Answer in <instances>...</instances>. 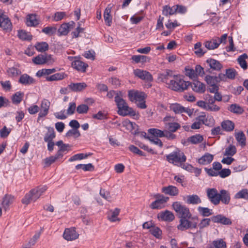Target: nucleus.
<instances>
[{
	"mask_svg": "<svg viewBox=\"0 0 248 248\" xmlns=\"http://www.w3.org/2000/svg\"><path fill=\"white\" fill-rule=\"evenodd\" d=\"M115 102L118 108V113L123 116L130 115L135 116L136 115V111L132 108L128 106L127 103L118 93L115 96Z\"/></svg>",
	"mask_w": 248,
	"mask_h": 248,
	"instance_id": "1",
	"label": "nucleus"
},
{
	"mask_svg": "<svg viewBox=\"0 0 248 248\" xmlns=\"http://www.w3.org/2000/svg\"><path fill=\"white\" fill-rule=\"evenodd\" d=\"M190 82L185 81L181 77L174 75L172 79H170L169 88L171 90L179 92H182L188 89Z\"/></svg>",
	"mask_w": 248,
	"mask_h": 248,
	"instance_id": "2",
	"label": "nucleus"
},
{
	"mask_svg": "<svg viewBox=\"0 0 248 248\" xmlns=\"http://www.w3.org/2000/svg\"><path fill=\"white\" fill-rule=\"evenodd\" d=\"M197 217H186L179 220V224L177 225L178 230L184 231L188 229H196L197 228Z\"/></svg>",
	"mask_w": 248,
	"mask_h": 248,
	"instance_id": "3",
	"label": "nucleus"
},
{
	"mask_svg": "<svg viewBox=\"0 0 248 248\" xmlns=\"http://www.w3.org/2000/svg\"><path fill=\"white\" fill-rule=\"evenodd\" d=\"M186 159V157L184 153L177 149L170 154L166 155V160L170 163L175 165H179L184 163Z\"/></svg>",
	"mask_w": 248,
	"mask_h": 248,
	"instance_id": "4",
	"label": "nucleus"
},
{
	"mask_svg": "<svg viewBox=\"0 0 248 248\" xmlns=\"http://www.w3.org/2000/svg\"><path fill=\"white\" fill-rule=\"evenodd\" d=\"M172 206L174 210L177 214L180 219L186 217H191V214L189 209L186 205H183L179 202H175L172 203Z\"/></svg>",
	"mask_w": 248,
	"mask_h": 248,
	"instance_id": "5",
	"label": "nucleus"
},
{
	"mask_svg": "<svg viewBox=\"0 0 248 248\" xmlns=\"http://www.w3.org/2000/svg\"><path fill=\"white\" fill-rule=\"evenodd\" d=\"M156 199L150 205V207L152 209H161L165 207V203L169 201V198L165 197L163 195L157 194L154 196Z\"/></svg>",
	"mask_w": 248,
	"mask_h": 248,
	"instance_id": "6",
	"label": "nucleus"
},
{
	"mask_svg": "<svg viewBox=\"0 0 248 248\" xmlns=\"http://www.w3.org/2000/svg\"><path fill=\"white\" fill-rule=\"evenodd\" d=\"M207 196L209 201L214 205L219 204V192L215 188L206 189Z\"/></svg>",
	"mask_w": 248,
	"mask_h": 248,
	"instance_id": "7",
	"label": "nucleus"
},
{
	"mask_svg": "<svg viewBox=\"0 0 248 248\" xmlns=\"http://www.w3.org/2000/svg\"><path fill=\"white\" fill-rule=\"evenodd\" d=\"M170 108L175 114H182L183 113H186L190 116L193 113V111L191 109L187 108H185L178 103L170 104Z\"/></svg>",
	"mask_w": 248,
	"mask_h": 248,
	"instance_id": "8",
	"label": "nucleus"
},
{
	"mask_svg": "<svg viewBox=\"0 0 248 248\" xmlns=\"http://www.w3.org/2000/svg\"><path fill=\"white\" fill-rule=\"evenodd\" d=\"M128 96L131 102L137 103L145 99V94L143 92L130 90L128 91Z\"/></svg>",
	"mask_w": 248,
	"mask_h": 248,
	"instance_id": "9",
	"label": "nucleus"
},
{
	"mask_svg": "<svg viewBox=\"0 0 248 248\" xmlns=\"http://www.w3.org/2000/svg\"><path fill=\"white\" fill-rule=\"evenodd\" d=\"M134 74L135 76L147 82H151L153 80L152 75L147 71L136 69L134 70Z\"/></svg>",
	"mask_w": 248,
	"mask_h": 248,
	"instance_id": "10",
	"label": "nucleus"
},
{
	"mask_svg": "<svg viewBox=\"0 0 248 248\" xmlns=\"http://www.w3.org/2000/svg\"><path fill=\"white\" fill-rule=\"evenodd\" d=\"M79 234L76 232L75 228H67L65 230L63 238L67 241H73L78 237Z\"/></svg>",
	"mask_w": 248,
	"mask_h": 248,
	"instance_id": "11",
	"label": "nucleus"
},
{
	"mask_svg": "<svg viewBox=\"0 0 248 248\" xmlns=\"http://www.w3.org/2000/svg\"><path fill=\"white\" fill-rule=\"evenodd\" d=\"M173 76L172 71L166 69L162 73L158 74L157 79L159 81L165 83L169 85L168 80L173 78Z\"/></svg>",
	"mask_w": 248,
	"mask_h": 248,
	"instance_id": "12",
	"label": "nucleus"
},
{
	"mask_svg": "<svg viewBox=\"0 0 248 248\" xmlns=\"http://www.w3.org/2000/svg\"><path fill=\"white\" fill-rule=\"evenodd\" d=\"M50 102L46 99H43L41 104V111L38 114V120L40 118L45 117L48 113V110L50 107Z\"/></svg>",
	"mask_w": 248,
	"mask_h": 248,
	"instance_id": "13",
	"label": "nucleus"
},
{
	"mask_svg": "<svg viewBox=\"0 0 248 248\" xmlns=\"http://www.w3.org/2000/svg\"><path fill=\"white\" fill-rule=\"evenodd\" d=\"M161 192L166 195L171 196H176L179 194V189L175 186L169 185L167 186L162 187Z\"/></svg>",
	"mask_w": 248,
	"mask_h": 248,
	"instance_id": "14",
	"label": "nucleus"
},
{
	"mask_svg": "<svg viewBox=\"0 0 248 248\" xmlns=\"http://www.w3.org/2000/svg\"><path fill=\"white\" fill-rule=\"evenodd\" d=\"M231 200L230 192L226 190L222 189L219 191V204L221 202L223 204H228Z\"/></svg>",
	"mask_w": 248,
	"mask_h": 248,
	"instance_id": "15",
	"label": "nucleus"
},
{
	"mask_svg": "<svg viewBox=\"0 0 248 248\" xmlns=\"http://www.w3.org/2000/svg\"><path fill=\"white\" fill-rule=\"evenodd\" d=\"M68 87L72 92H80L84 90L87 85L85 82L71 83Z\"/></svg>",
	"mask_w": 248,
	"mask_h": 248,
	"instance_id": "16",
	"label": "nucleus"
},
{
	"mask_svg": "<svg viewBox=\"0 0 248 248\" xmlns=\"http://www.w3.org/2000/svg\"><path fill=\"white\" fill-rule=\"evenodd\" d=\"M12 23L8 17L3 13L0 19V27L4 30L11 31L12 30Z\"/></svg>",
	"mask_w": 248,
	"mask_h": 248,
	"instance_id": "17",
	"label": "nucleus"
},
{
	"mask_svg": "<svg viewBox=\"0 0 248 248\" xmlns=\"http://www.w3.org/2000/svg\"><path fill=\"white\" fill-rule=\"evenodd\" d=\"M72 67L79 72L84 73L86 71L88 65L78 60H75L72 63Z\"/></svg>",
	"mask_w": 248,
	"mask_h": 248,
	"instance_id": "18",
	"label": "nucleus"
},
{
	"mask_svg": "<svg viewBox=\"0 0 248 248\" xmlns=\"http://www.w3.org/2000/svg\"><path fill=\"white\" fill-rule=\"evenodd\" d=\"M190 86L194 92L203 93L205 91V85L198 80H195L192 83L190 82Z\"/></svg>",
	"mask_w": 248,
	"mask_h": 248,
	"instance_id": "19",
	"label": "nucleus"
},
{
	"mask_svg": "<svg viewBox=\"0 0 248 248\" xmlns=\"http://www.w3.org/2000/svg\"><path fill=\"white\" fill-rule=\"evenodd\" d=\"M158 217L162 220L171 221L174 220L175 217L171 212L166 210L164 212H160L158 214Z\"/></svg>",
	"mask_w": 248,
	"mask_h": 248,
	"instance_id": "20",
	"label": "nucleus"
},
{
	"mask_svg": "<svg viewBox=\"0 0 248 248\" xmlns=\"http://www.w3.org/2000/svg\"><path fill=\"white\" fill-rule=\"evenodd\" d=\"M112 6L108 4L105 10L104 13V18L107 25L110 26L112 23V17L110 15Z\"/></svg>",
	"mask_w": 248,
	"mask_h": 248,
	"instance_id": "21",
	"label": "nucleus"
},
{
	"mask_svg": "<svg viewBox=\"0 0 248 248\" xmlns=\"http://www.w3.org/2000/svg\"><path fill=\"white\" fill-rule=\"evenodd\" d=\"M47 189L46 186H40L31 190L34 194V201H36Z\"/></svg>",
	"mask_w": 248,
	"mask_h": 248,
	"instance_id": "22",
	"label": "nucleus"
},
{
	"mask_svg": "<svg viewBox=\"0 0 248 248\" xmlns=\"http://www.w3.org/2000/svg\"><path fill=\"white\" fill-rule=\"evenodd\" d=\"M15 198L11 195L6 194L3 198L2 205L3 209L6 211L10 204L13 203L14 201Z\"/></svg>",
	"mask_w": 248,
	"mask_h": 248,
	"instance_id": "23",
	"label": "nucleus"
},
{
	"mask_svg": "<svg viewBox=\"0 0 248 248\" xmlns=\"http://www.w3.org/2000/svg\"><path fill=\"white\" fill-rule=\"evenodd\" d=\"M120 210L119 208H115L114 210H109L107 213L108 218L111 222L119 221L120 219L117 217L120 213Z\"/></svg>",
	"mask_w": 248,
	"mask_h": 248,
	"instance_id": "24",
	"label": "nucleus"
},
{
	"mask_svg": "<svg viewBox=\"0 0 248 248\" xmlns=\"http://www.w3.org/2000/svg\"><path fill=\"white\" fill-rule=\"evenodd\" d=\"M35 82V79L27 74L21 75L19 79V83L25 85L33 84Z\"/></svg>",
	"mask_w": 248,
	"mask_h": 248,
	"instance_id": "25",
	"label": "nucleus"
},
{
	"mask_svg": "<svg viewBox=\"0 0 248 248\" xmlns=\"http://www.w3.org/2000/svg\"><path fill=\"white\" fill-rule=\"evenodd\" d=\"M186 202L189 204H198L202 202V200L197 195H189L186 196Z\"/></svg>",
	"mask_w": 248,
	"mask_h": 248,
	"instance_id": "26",
	"label": "nucleus"
},
{
	"mask_svg": "<svg viewBox=\"0 0 248 248\" xmlns=\"http://www.w3.org/2000/svg\"><path fill=\"white\" fill-rule=\"evenodd\" d=\"M46 128L47 129V131L45 135L44 138V141L45 142L52 141L56 137L54 129L51 127H47Z\"/></svg>",
	"mask_w": 248,
	"mask_h": 248,
	"instance_id": "27",
	"label": "nucleus"
},
{
	"mask_svg": "<svg viewBox=\"0 0 248 248\" xmlns=\"http://www.w3.org/2000/svg\"><path fill=\"white\" fill-rule=\"evenodd\" d=\"M210 67L215 70L219 71L222 67V65L219 62L215 59H209L206 61Z\"/></svg>",
	"mask_w": 248,
	"mask_h": 248,
	"instance_id": "28",
	"label": "nucleus"
},
{
	"mask_svg": "<svg viewBox=\"0 0 248 248\" xmlns=\"http://www.w3.org/2000/svg\"><path fill=\"white\" fill-rule=\"evenodd\" d=\"M26 24L28 26L35 27L39 24V21L36 18V15L31 14L29 15L27 17Z\"/></svg>",
	"mask_w": 248,
	"mask_h": 248,
	"instance_id": "29",
	"label": "nucleus"
},
{
	"mask_svg": "<svg viewBox=\"0 0 248 248\" xmlns=\"http://www.w3.org/2000/svg\"><path fill=\"white\" fill-rule=\"evenodd\" d=\"M227 244L222 239H218L212 242V245L208 248H226Z\"/></svg>",
	"mask_w": 248,
	"mask_h": 248,
	"instance_id": "30",
	"label": "nucleus"
},
{
	"mask_svg": "<svg viewBox=\"0 0 248 248\" xmlns=\"http://www.w3.org/2000/svg\"><path fill=\"white\" fill-rule=\"evenodd\" d=\"M213 155L209 153H206L199 159L198 162L200 164L206 165L211 163L213 159Z\"/></svg>",
	"mask_w": 248,
	"mask_h": 248,
	"instance_id": "31",
	"label": "nucleus"
},
{
	"mask_svg": "<svg viewBox=\"0 0 248 248\" xmlns=\"http://www.w3.org/2000/svg\"><path fill=\"white\" fill-rule=\"evenodd\" d=\"M181 127L180 124L176 122H169L165 123V128L166 130L175 132Z\"/></svg>",
	"mask_w": 248,
	"mask_h": 248,
	"instance_id": "32",
	"label": "nucleus"
},
{
	"mask_svg": "<svg viewBox=\"0 0 248 248\" xmlns=\"http://www.w3.org/2000/svg\"><path fill=\"white\" fill-rule=\"evenodd\" d=\"M217 42V38H213L210 41H206L205 43V46L208 49H214L217 48L219 45Z\"/></svg>",
	"mask_w": 248,
	"mask_h": 248,
	"instance_id": "33",
	"label": "nucleus"
},
{
	"mask_svg": "<svg viewBox=\"0 0 248 248\" xmlns=\"http://www.w3.org/2000/svg\"><path fill=\"white\" fill-rule=\"evenodd\" d=\"M248 58V56L247 54L244 53L240 55L237 59V62L239 64L240 66L244 70H246L248 68L247 62L246 60Z\"/></svg>",
	"mask_w": 248,
	"mask_h": 248,
	"instance_id": "34",
	"label": "nucleus"
},
{
	"mask_svg": "<svg viewBox=\"0 0 248 248\" xmlns=\"http://www.w3.org/2000/svg\"><path fill=\"white\" fill-rule=\"evenodd\" d=\"M221 127L225 131H232L234 127V124L230 120L224 121L221 123Z\"/></svg>",
	"mask_w": 248,
	"mask_h": 248,
	"instance_id": "35",
	"label": "nucleus"
},
{
	"mask_svg": "<svg viewBox=\"0 0 248 248\" xmlns=\"http://www.w3.org/2000/svg\"><path fill=\"white\" fill-rule=\"evenodd\" d=\"M39 52H45L48 49V44L46 42H38L34 46Z\"/></svg>",
	"mask_w": 248,
	"mask_h": 248,
	"instance_id": "36",
	"label": "nucleus"
},
{
	"mask_svg": "<svg viewBox=\"0 0 248 248\" xmlns=\"http://www.w3.org/2000/svg\"><path fill=\"white\" fill-rule=\"evenodd\" d=\"M203 140V138L200 134L192 136L188 138L187 141L192 144H196L201 143Z\"/></svg>",
	"mask_w": 248,
	"mask_h": 248,
	"instance_id": "37",
	"label": "nucleus"
},
{
	"mask_svg": "<svg viewBox=\"0 0 248 248\" xmlns=\"http://www.w3.org/2000/svg\"><path fill=\"white\" fill-rule=\"evenodd\" d=\"M148 132L149 134L157 138L158 137L162 138L164 137L165 130L162 131L156 128H150L148 129Z\"/></svg>",
	"mask_w": 248,
	"mask_h": 248,
	"instance_id": "38",
	"label": "nucleus"
},
{
	"mask_svg": "<svg viewBox=\"0 0 248 248\" xmlns=\"http://www.w3.org/2000/svg\"><path fill=\"white\" fill-rule=\"evenodd\" d=\"M69 31V23L62 24L58 30L59 36L65 35Z\"/></svg>",
	"mask_w": 248,
	"mask_h": 248,
	"instance_id": "39",
	"label": "nucleus"
},
{
	"mask_svg": "<svg viewBox=\"0 0 248 248\" xmlns=\"http://www.w3.org/2000/svg\"><path fill=\"white\" fill-rule=\"evenodd\" d=\"M231 112L236 114H242L243 111V108L239 105L236 104H232L228 109Z\"/></svg>",
	"mask_w": 248,
	"mask_h": 248,
	"instance_id": "40",
	"label": "nucleus"
},
{
	"mask_svg": "<svg viewBox=\"0 0 248 248\" xmlns=\"http://www.w3.org/2000/svg\"><path fill=\"white\" fill-rule=\"evenodd\" d=\"M23 96V93L20 92H16L12 96L13 103L15 104H19L22 100Z\"/></svg>",
	"mask_w": 248,
	"mask_h": 248,
	"instance_id": "41",
	"label": "nucleus"
},
{
	"mask_svg": "<svg viewBox=\"0 0 248 248\" xmlns=\"http://www.w3.org/2000/svg\"><path fill=\"white\" fill-rule=\"evenodd\" d=\"M198 211L203 217H209L213 214L212 210L207 207L199 206Z\"/></svg>",
	"mask_w": 248,
	"mask_h": 248,
	"instance_id": "42",
	"label": "nucleus"
},
{
	"mask_svg": "<svg viewBox=\"0 0 248 248\" xmlns=\"http://www.w3.org/2000/svg\"><path fill=\"white\" fill-rule=\"evenodd\" d=\"M18 36L23 40L30 41L32 39V35L30 33L23 30L18 31Z\"/></svg>",
	"mask_w": 248,
	"mask_h": 248,
	"instance_id": "43",
	"label": "nucleus"
},
{
	"mask_svg": "<svg viewBox=\"0 0 248 248\" xmlns=\"http://www.w3.org/2000/svg\"><path fill=\"white\" fill-rule=\"evenodd\" d=\"M31 190L28 193H27L24 197L22 199V203L26 205L29 204L32 201H34V196Z\"/></svg>",
	"mask_w": 248,
	"mask_h": 248,
	"instance_id": "44",
	"label": "nucleus"
},
{
	"mask_svg": "<svg viewBox=\"0 0 248 248\" xmlns=\"http://www.w3.org/2000/svg\"><path fill=\"white\" fill-rule=\"evenodd\" d=\"M210 222L211 219L210 218H204L202 219L199 224L197 223V227L199 228L200 232L204 228L209 226L210 224Z\"/></svg>",
	"mask_w": 248,
	"mask_h": 248,
	"instance_id": "45",
	"label": "nucleus"
},
{
	"mask_svg": "<svg viewBox=\"0 0 248 248\" xmlns=\"http://www.w3.org/2000/svg\"><path fill=\"white\" fill-rule=\"evenodd\" d=\"M77 170L82 169L84 171H93L94 167L91 163L88 164H78L76 166Z\"/></svg>",
	"mask_w": 248,
	"mask_h": 248,
	"instance_id": "46",
	"label": "nucleus"
},
{
	"mask_svg": "<svg viewBox=\"0 0 248 248\" xmlns=\"http://www.w3.org/2000/svg\"><path fill=\"white\" fill-rule=\"evenodd\" d=\"M235 199H244L248 200V190L243 189L237 192L234 196Z\"/></svg>",
	"mask_w": 248,
	"mask_h": 248,
	"instance_id": "47",
	"label": "nucleus"
},
{
	"mask_svg": "<svg viewBox=\"0 0 248 248\" xmlns=\"http://www.w3.org/2000/svg\"><path fill=\"white\" fill-rule=\"evenodd\" d=\"M57 31V28L55 27L48 26L44 28L42 32L49 36L55 34Z\"/></svg>",
	"mask_w": 248,
	"mask_h": 248,
	"instance_id": "48",
	"label": "nucleus"
},
{
	"mask_svg": "<svg viewBox=\"0 0 248 248\" xmlns=\"http://www.w3.org/2000/svg\"><path fill=\"white\" fill-rule=\"evenodd\" d=\"M235 137L237 141L240 143L241 146L243 147L246 145V137L243 132L237 133Z\"/></svg>",
	"mask_w": 248,
	"mask_h": 248,
	"instance_id": "49",
	"label": "nucleus"
},
{
	"mask_svg": "<svg viewBox=\"0 0 248 248\" xmlns=\"http://www.w3.org/2000/svg\"><path fill=\"white\" fill-rule=\"evenodd\" d=\"M236 152V149L235 146L230 145L228 147L226 148L224 153V155L233 156Z\"/></svg>",
	"mask_w": 248,
	"mask_h": 248,
	"instance_id": "50",
	"label": "nucleus"
},
{
	"mask_svg": "<svg viewBox=\"0 0 248 248\" xmlns=\"http://www.w3.org/2000/svg\"><path fill=\"white\" fill-rule=\"evenodd\" d=\"M32 62L36 64L41 65L45 64L46 62L45 61L44 54H39L38 56L32 59Z\"/></svg>",
	"mask_w": 248,
	"mask_h": 248,
	"instance_id": "51",
	"label": "nucleus"
},
{
	"mask_svg": "<svg viewBox=\"0 0 248 248\" xmlns=\"http://www.w3.org/2000/svg\"><path fill=\"white\" fill-rule=\"evenodd\" d=\"M63 78V75L61 73H56L50 76H47L46 78L47 81H56L62 79Z\"/></svg>",
	"mask_w": 248,
	"mask_h": 248,
	"instance_id": "52",
	"label": "nucleus"
},
{
	"mask_svg": "<svg viewBox=\"0 0 248 248\" xmlns=\"http://www.w3.org/2000/svg\"><path fill=\"white\" fill-rule=\"evenodd\" d=\"M7 73L9 77H14L19 75L21 72L18 69L13 67L8 68Z\"/></svg>",
	"mask_w": 248,
	"mask_h": 248,
	"instance_id": "53",
	"label": "nucleus"
},
{
	"mask_svg": "<svg viewBox=\"0 0 248 248\" xmlns=\"http://www.w3.org/2000/svg\"><path fill=\"white\" fill-rule=\"evenodd\" d=\"M176 13V10H175V8L174 9L173 8H171L168 6H165L163 7L162 13L165 16H168V15H172Z\"/></svg>",
	"mask_w": 248,
	"mask_h": 248,
	"instance_id": "54",
	"label": "nucleus"
},
{
	"mask_svg": "<svg viewBox=\"0 0 248 248\" xmlns=\"http://www.w3.org/2000/svg\"><path fill=\"white\" fill-rule=\"evenodd\" d=\"M80 136V134L78 129H73L69 130L65 135L66 137L69 138L71 137H74L75 138H78Z\"/></svg>",
	"mask_w": 248,
	"mask_h": 248,
	"instance_id": "55",
	"label": "nucleus"
},
{
	"mask_svg": "<svg viewBox=\"0 0 248 248\" xmlns=\"http://www.w3.org/2000/svg\"><path fill=\"white\" fill-rule=\"evenodd\" d=\"M150 232L156 238H159L162 234L161 230L158 227L155 226H153L150 230Z\"/></svg>",
	"mask_w": 248,
	"mask_h": 248,
	"instance_id": "56",
	"label": "nucleus"
},
{
	"mask_svg": "<svg viewBox=\"0 0 248 248\" xmlns=\"http://www.w3.org/2000/svg\"><path fill=\"white\" fill-rule=\"evenodd\" d=\"M88 155L84 154H78L74 155L69 159V161L72 162L77 160H81L84 158H86L88 156Z\"/></svg>",
	"mask_w": 248,
	"mask_h": 248,
	"instance_id": "57",
	"label": "nucleus"
},
{
	"mask_svg": "<svg viewBox=\"0 0 248 248\" xmlns=\"http://www.w3.org/2000/svg\"><path fill=\"white\" fill-rule=\"evenodd\" d=\"M205 80L208 85L216 84L218 83L217 76L207 75L205 77Z\"/></svg>",
	"mask_w": 248,
	"mask_h": 248,
	"instance_id": "58",
	"label": "nucleus"
},
{
	"mask_svg": "<svg viewBox=\"0 0 248 248\" xmlns=\"http://www.w3.org/2000/svg\"><path fill=\"white\" fill-rule=\"evenodd\" d=\"M61 158L56 153L55 155L51 156L49 157L46 158L45 159V163L47 165H50L52 163H54L57 159Z\"/></svg>",
	"mask_w": 248,
	"mask_h": 248,
	"instance_id": "59",
	"label": "nucleus"
},
{
	"mask_svg": "<svg viewBox=\"0 0 248 248\" xmlns=\"http://www.w3.org/2000/svg\"><path fill=\"white\" fill-rule=\"evenodd\" d=\"M89 110V107L85 104H81L77 108V111L79 114L86 113Z\"/></svg>",
	"mask_w": 248,
	"mask_h": 248,
	"instance_id": "60",
	"label": "nucleus"
},
{
	"mask_svg": "<svg viewBox=\"0 0 248 248\" xmlns=\"http://www.w3.org/2000/svg\"><path fill=\"white\" fill-rule=\"evenodd\" d=\"M65 16L66 13L65 12H58L54 14L53 18L55 21H59L62 19Z\"/></svg>",
	"mask_w": 248,
	"mask_h": 248,
	"instance_id": "61",
	"label": "nucleus"
},
{
	"mask_svg": "<svg viewBox=\"0 0 248 248\" xmlns=\"http://www.w3.org/2000/svg\"><path fill=\"white\" fill-rule=\"evenodd\" d=\"M108 81L115 88L120 86L121 81L116 77H111L109 79Z\"/></svg>",
	"mask_w": 248,
	"mask_h": 248,
	"instance_id": "62",
	"label": "nucleus"
},
{
	"mask_svg": "<svg viewBox=\"0 0 248 248\" xmlns=\"http://www.w3.org/2000/svg\"><path fill=\"white\" fill-rule=\"evenodd\" d=\"M100 195L102 197H103L105 200L108 201H110L111 196L110 195V193L108 191L101 188L100 190Z\"/></svg>",
	"mask_w": 248,
	"mask_h": 248,
	"instance_id": "63",
	"label": "nucleus"
},
{
	"mask_svg": "<svg viewBox=\"0 0 248 248\" xmlns=\"http://www.w3.org/2000/svg\"><path fill=\"white\" fill-rule=\"evenodd\" d=\"M226 75L227 78L234 79L236 76V71L232 68L228 69L226 70Z\"/></svg>",
	"mask_w": 248,
	"mask_h": 248,
	"instance_id": "64",
	"label": "nucleus"
}]
</instances>
